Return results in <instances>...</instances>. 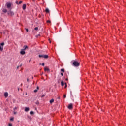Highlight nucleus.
<instances>
[{
	"mask_svg": "<svg viewBox=\"0 0 126 126\" xmlns=\"http://www.w3.org/2000/svg\"><path fill=\"white\" fill-rule=\"evenodd\" d=\"M72 62H73L72 64L74 66H76V67L79 66L80 64L79 63H78V62L75 61H73Z\"/></svg>",
	"mask_w": 126,
	"mask_h": 126,
	"instance_id": "f257e3e1",
	"label": "nucleus"
},
{
	"mask_svg": "<svg viewBox=\"0 0 126 126\" xmlns=\"http://www.w3.org/2000/svg\"><path fill=\"white\" fill-rule=\"evenodd\" d=\"M3 46H4V43H1L0 45V51L2 52L3 51Z\"/></svg>",
	"mask_w": 126,
	"mask_h": 126,
	"instance_id": "f03ea898",
	"label": "nucleus"
},
{
	"mask_svg": "<svg viewBox=\"0 0 126 126\" xmlns=\"http://www.w3.org/2000/svg\"><path fill=\"white\" fill-rule=\"evenodd\" d=\"M6 5L7 7V8H8V9H10V7H11V5H12V3L9 2V3H7L6 4Z\"/></svg>",
	"mask_w": 126,
	"mask_h": 126,
	"instance_id": "7ed1b4c3",
	"label": "nucleus"
},
{
	"mask_svg": "<svg viewBox=\"0 0 126 126\" xmlns=\"http://www.w3.org/2000/svg\"><path fill=\"white\" fill-rule=\"evenodd\" d=\"M68 108V109H69V110H72V109H73V105H72V104H71V103L69 105Z\"/></svg>",
	"mask_w": 126,
	"mask_h": 126,
	"instance_id": "20e7f679",
	"label": "nucleus"
},
{
	"mask_svg": "<svg viewBox=\"0 0 126 126\" xmlns=\"http://www.w3.org/2000/svg\"><path fill=\"white\" fill-rule=\"evenodd\" d=\"M21 55H25V51L24 49H21V51L20 52Z\"/></svg>",
	"mask_w": 126,
	"mask_h": 126,
	"instance_id": "39448f33",
	"label": "nucleus"
},
{
	"mask_svg": "<svg viewBox=\"0 0 126 126\" xmlns=\"http://www.w3.org/2000/svg\"><path fill=\"white\" fill-rule=\"evenodd\" d=\"M22 8L23 10H25L26 9V4H23Z\"/></svg>",
	"mask_w": 126,
	"mask_h": 126,
	"instance_id": "423d86ee",
	"label": "nucleus"
},
{
	"mask_svg": "<svg viewBox=\"0 0 126 126\" xmlns=\"http://www.w3.org/2000/svg\"><path fill=\"white\" fill-rule=\"evenodd\" d=\"M38 90H39V86H37V88H36V89H35L34 91V92L35 93H36V92H38Z\"/></svg>",
	"mask_w": 126,
	"mask_h": 126,
	"instance_id": "0eeeda50",
	"label": "nucleus"
},
{
	"mask_svg": "<svg viewBox=\"0 0 126 126\" xmlns=\"http://www.w3.org/2000/svg\"><path fill=\"white\" fill-rule=\"evenodd\" d=\"M44 59H48L49 58V56L48 55H44L43 56Z\"/></svg>",
	"mask_w": 126,
	"mask_h": 126,
	"instance_id": "6e6552de",
	"label": "nucleus"
},
{
	"mask_svg": "<svg viewBox=\"0 0 126 126\" xmlns=\"http://www.w3.org/2000/svg\"><path fill=\"white\" fill-rule=\"evenodd\" d=\"M29 111V107H25V111L28 112Z\"/></svg>",
	"mask_w": 126,
	"mask_h": 126,
	"instance_id": "1a4fd4ad",
	"label": "nucleus"
},
{
	"mask_svg": "<svg viewBox=\"0 0 126 126\" xmlns=\"http://www.w3.org/2000/svg\"><path fill=\"white\" fill-rule=\"evenodd\" d=\"M44 70H45V71H49L50 70L48 69V68L47 67H45L44 68Z\"/></svg>",
	"mask_w": 126,
	"mask_h": 126,
	"instance_id": "9d476101",
	"label": "nucleus"
},
{
	"mask_svg": "<svg viewBox=\"0 0 126 126\" xmlns=\"http://www.w3.org/2000/svg\"><path fill=\"white\" fill-rule=\"evenodd\" d=\"M2 11L4 13H6V12H7V10H6V9H3Z\"/></svg>",
	"mask_w": 126,
	"mask_h": 126,
	"instance_id": "9b49d317",
	"label": "nucleus"
},
{
	"mask_svg": "<svg viewBox=\"0 0 126 126\" xmlns=\"http://www.w3.org/2000/svg\"><path fill=\"white\" fill-rule=\"evenodd\" d=\"M24 49H23V50L25 51V50H26V49H28V46L25 45V46H24Z\"/></svg>",
	"mask_w": 126,
	"mask_h": 126,
	"instance_id": "f8f14e48",
	"label": "nucleus"
},
{
	"mask_svg": "<svg viewBox=\"0 0 126 126\" xmlns=\"http://www.w3.org/2000/svg\"><path fill=\"white\" fill-rule=\"evenodd\" d=\"M4 96L5 97H8V93L7 92H6L4 93Z\"/></svg>",
	"mask_w": 126,
	"mask_h": 126,
	"instance_id": "ddd939ff",
	"label": "nucleus"
},
{
	"mask_svg": "<svg viewBox=\"0 0 126 126\" xmlns=\"http://www.w3.org/2000/svg\"><path fill=\"white\" fill-rule=\"evenodd\" d=\"M54 99H52L51 100H50V104H53V103H54Z\"/></svg>",
	"mask_w": 126,
	"mask_h": 126,
	"instance_id": "4468645a",
	"label": "nucleus"
},
{
	"mask_svg": "<svg viewBox=\"0 0 126 126\" xmlns=\"http://www.w3.org/2000/svg\"><path fill=\"white\" fill-rule=\"evenodd\" d=\"M45 12H46V13H49V12H50V10H49V9L46 8L45 10Z\"/></svg>",
	"mask_w": 126,
	"mask_h": 126,
	"instance_id": "2eb2a0df",
	"label": "nucleus"
},
{
	"mask_svg": "<svg viewBox=\"0 0 126 126\" xmlns=\"http://www.w3.org/2000/svg\"><path fill=\"white\" fill-rule=\"evenodd\" d=\"M9 13L11 14V15H14V13L11 11H10Z\"/></svg>",
	"mask_w": 126,
	"mask_h": 126,
	"instance_id": "dca6fc26",
	"label": "nucleus"
},
{
	"mask_svg": "<svg viewBox=\"0 0 126 126\" xmlns=\"http://www.w3.org/2000/svg\"><path fill=\"white\" fill-rule=\"evenodd\" d=\"M45 55H39V56H38V57H39V58H44V56Z\"/></svg>",
	"mask_w": 126,
	"mask_h": 126,
	"instance_id": "f3484780",
	"label": "nucleus"
},
{
	"mask_svg": "<svg viewBox=\"0 0 126 126\" xmlns=\"http://www.w3.org/2000/svg\"><path fill=\"white\" fill-rule=\"evenodd\" d=\"M61 85L62 86H63L64 85V83L63 81H61Z\"/></svg>",
	"mask_w": 126,
	"mask_h": 126,
	"instance_id": "a211bd4d",
	"label": "nucleus"
},
{
	"mask_svg": "<svg viewBox=\"0 0 126 126\" xmlns=\"http://www.w3.org/2000/svg\"><path fill=\"white\" fill-rule=\"evenodd\" d=\"M61 71L62 72H64V68L61 69Z\"/></svg>",
	"mask_w": 126,
	"mask_h": 126,
	"instance_id": "6ab92c4d",
	"label": "nucleus"
},
{
	"mask_svg": "<svg viewBox=\"0 0 126 126\" xmlns=\"http://www.w3.org/2000/svg\"><path fill=\"white\" fill-rule=\"evenodd\" d=\"M35 104L36 105H39V104H40V102H39V101H37L35 103Z\"/></svg>",
	"mask_w": 126,
	"mask_h": 126,
	"instance_id": "aec40b11",
	"label": "nucleus"
},
{
	"mask_svg": "<svg viewBox=\"0 0 126 126\" xmlns=\"http://www.w3.org/2000/svg\"><path fill=\"white\" fill-rule=\"evenodd\" d=\"M30 115H33L34 114V112L33 111H31L30 112Z\"/></svg>",
	"mask_w": 126,
	"mask_h": 126,
	"instance_id": "412c9836",
	"label": "nucleus"
},
{
	"mask_svg": "<svg viewBox=\"0 0 126 126\" xmlns=\"http://www.w3.org/2000/svg\"><path fill=\"white\" fill-rule=\"evenodd\" d=\"M38 29H39V28H38V27H35L34 28V30H36V31L38 30Z\"/></svg>",
	"mask_w": 126,
	"mask_h": 126,
	"instance_id": "4be33fe9",
	"label": "nucleus"
},
{
	"mask_svg": "<svg viewBox=\"0 0 126 126\" xmlns=\"http://www.w3.org/2000/svg\"><path fill=\"white\" fill-rule=\"evenodd\" d=\"M13 110H14V111L17 110V107H14Z\"/></svg>",
	"mask_w": 126,
	"mask_h": 126,
	"instance_id": "5701e85b",
	"label": "nucleus"
},
{
	"mask_svg": "<svg viewBox=\"0 0 126 126\" xmlns=\"http://www.w3.org/2000/svg\"><path fill=\"white\" fill-rule=\"evenodd\" d=\"M14 118H10V121H14Z\"/></svg>",
	"mask_w": 126,
	"mask_h": 126,
	"instance_id": "b1692460",
	"label": "nucleus"
},
{
	"mask_svg": "<svg viewBox=\"0 0 126 126\" xmlns=\"http://www.w3.org/2000/svg\"><path fill=\"white\" fill-rule=\"evenodd\" d=\"M47 23H51V21L48 20V21H47Z\"/></svg>",
	"mask_w": 126,
	"mask_h": 126,
	"instance_id": "393cba45",
	"label": "nucleus"
},
{
	"mask_svg": "<svg viewBox=\"0 0 126 126\" xmlns=\"http://www.w3.org/2000/svg\"><path fill=\"white\" fill-rule=\"evenodd\" d=\"M21 3H22V1H20L18 4H21Z\"/></svg>",
	"mask_w": 126,
	"mask_h": 126,
	"instance_id": "a878e982",
	"label": "nucleus"
},
{
	"mask_svg": "<svg viewBox=\"0 0 126 126\" xmlns=\"http://www.w3.org/2000/svg\"><path fill=\"white\" fill-rule=\"evenodd\" d=\"M8 126H12V124L9 123V124H8Z\"/></svg>",
	"mask_w": 126,
	"mask_h": 126,
	"instance_id": "bb28decb",
	"label": "nucleus"
},
{
	"mask_svg": "<svg viewBox=\"0 0 126 126\" xmlns=\"http://www.w3.org/2000/svg\"><path fill=\"white\" fill-rule=\"evenodd\" d=\"M28 119H29L30 120H31V117H30V116H28Z\"/></svg>",
	"mask_w": 126,
	"mask_h": 126,
	"instance_id": "cd10ccee",
	"label": "nucleus"
},
{
	"mask_svg": "<svg viewBox=\"0 0 126 126\" xmlns=\"http://www.w3.org/2000/svg\"><path fill=\"white\" fill-rule=\"evenodd\" d=\"M41 65L42 66H44L45 65V63H43L42 64H41Z\"/></svg>",
	"mask_w": 126,
	"mask_h": 126,
	"instance_id": "c85d7f7f",
	"label": "nucleus"
},
{
	"mask_svg": "<svg viewBox=\"0 0 126 126\" xmlns=\"http://www.w3.org/2000/svg\"><path fill=\"white\" fill-rule=\"evenodd\" d=\"M44 96H45V94H42V95L41 96V98H44Z\"/></svg>",
	"mask_w": 126,
	"mask_h": 126,
	"instance_id": "c756f323",
	"label": "nucleus"
},
{
	"mask_svg": "<svg viewBox=\"0 0 126 126\" xmlns=\"http://www.w3.org/2000/svg\"><path fill=\"white\" fill-rule=\"evenodd\" d=\"M61 75H62V76H63V73H61Z\"/></svg>",
	"mask_w": 126,
	"mask_h": 126,
	"instance_id": "7c9ffc66",
	"label": "nucleus"
},
{
	"mask_svg": "<svg viewBox=\"0 0 126 126\" xmlns=\"http://www.w3.org/2000/svg\"><path fill=\"white\" fill-rule=\"evenodd\" d=\"M27 82H29V78L27 79Z\"/></svg>",
	"mask_w": 126,
	"mask_h": 126,
	"instance_id": "2f4dec72",
	"label": "nucleus"
},
{
	"mask_svg": "<svg viewBox=\"0 0 126 126\" xmlns=\"http://www.w3.org/2000/svg\"><path fill=\"white\" fill-rule=\"evenodd\" d=\"M25 30L27 31V32H28V29L25 28Z\"/></svg>",
	"mask_w": 126,
	"mask_h": 126,
	"instance_id": "473e14b6",
	"label": "nucleus"
},
{
	"mask_svg": "<svg viewBox=\"0 0 126 126\" xmlns=\"http://www.w3.org/2000/svg\"><path fill=\"white\" fill-rule=\"evenodd\" d=\"M64 98H66V95L65 94L64 95Z\"/></svg>",
	"mask_w": 126,
	"mask_h": 126,
	"instance_id": "72a5a7b5",
	"label": "nucleus"
},
{
	"mask_svg": "<svg viewBox=\"0 0 126 126\" xmlns=\"http://www.w3.org/2000/svg\"><path fill=\"white\" fill-rule=\"evenodd\" d=\"M16 114H17V112H14V115H16Z\"/></svg>",
	"mask_w": 126,
	"mask_h": 126,
	"instance_id": "f704fd0d",
	"label": "nucleus"
},
{
	"mask_svg": "<svg viewBox=\"0 0 126 126\" xmlns=\"http://www.w3.org/2000/svg\"><path fill=\"white\" fill-rule=\"evenodd\" d=\"M19 66H18L17 67V69H18L19 68Z\"/></svg>",
	"mask_w": 126,
	"mask_h": 126,
	"instance_id": "c9c22d12",
	"label": "nucleus"
},
{
	"mask_svg": "<svg viewBox=\"0 0 126 126\" xmlns=\"http://www.w3.org/2000/svg\"><path fill=\"white\" fill-rule=\"evenodd\" d=\"M65 88H66V86H67V85H66V83H65Z\"/></svg>",
	"mask_w": 126,
	"mask_h": 126,
	"instance_id": "e433bc0d",
	"label": "nucleus"
},
{
	"mask_svg": "<svg viewBox=\"0 0 126 126\" xmlns=\"http://www.w3.org/2000/svg\"><path fill=\"white\" fill-rule=\"evenodd\" d=\"M16 3L17 4H18L19 3H18V1H16Z\"/></svg>",
	"mask_w": 126,
	"mask_h": 126,
	"instance_id": "4c0bfd02",
	"label": "nucleus"
},
{
	"mask_svg": "<svg viewBox=\"0 0 126 126\" xmlns=\"http://www.w3.org/2000/svg\"><path fill=\"white\" fill-rule=\"evenodd\" d=\"M65 80L67 81V80H68V79L66 78V79H65Z\"/></svg>",
	"mask_w": 126,
	"mask_h": 126,
	"instance_id": "58836bf2",
	"label": "nucleus"
},
{
	"mask_svg": "<svg viewBox=\"0 0 126 126\" xmlns=\"http://www.w3.org/2000/svg\"><path fill=\"white\" fill-rule=\"evenodd\" d=\"M20 66L21 67L22 66V64H21Z\"/></svg>",
	"mask_w": 126,
	"mask_h": 126,
	"instance_id": "ea45409f",
	"label": "nucleus"
},
{
	"mask_svg": "<svg viewBox=\"0 0 126 126\" xmlns=\"http://www.w3.org/2000/svg\"><path fill=\"white\" fill-rule=\"evenodd\" d=\"M71 95L72 96V94L71 92Z\"/></svg>",
	"mask_w": 126,
	"mask_h": 126,
	"instance_id": "a19ab883",
	"label": "nucleus"
},
{
	"mask_svg": "<svg viewBox=\"0 0 126 126\" xmlns=\"http://www.w3.org/2000/svg\"><path fill=\"white\" fill-rule=\"evenodd\" d=\"M18 91H19V88L18 89Z\"/></svg>",
	"mask_w": 126,
	"mask_h": 126,
	"instance_id": "79ce46f5",
	"label": "nucleus"
},
{
	"mask_svg": "<svg viewBox=\"0 0 126 126\" xmlns=\"http://www.w3.org/2000/svg\"><path fill=\"white\" fill-rule=\"evenodd\" d=\"M50 43H51V41H50Z\"/></svg>",
	"mask_w": 126,
	"mask_h": 126,
	"instance_id": "37998d69",
	"label": "nucleus"
},
{
	"mask_svg": "<svg viewBox=\"0 0 126 126\" xmlns=\"http://www.w3.org/2000/svg\"><path fill=\"white\" fill-rule=\"evenodd\" d=\"M32 78L33 79V77H32Z\"/></svg>",
	"mask_w": 126,
	"mask_h": 126,
	"instance_id": "c03bdc74",
	"label": "nucleus"
}]
</instances>
